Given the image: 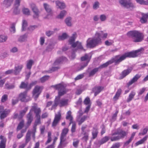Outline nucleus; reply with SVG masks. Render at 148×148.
<instances>
[{
	"mask_svg": "<svg viewBox=\"0 0 148 148\" xmlns=\"http://www.w3.org/2000/svg\"><path fill=\"white\" fill-rule=\"evenodd\" d=\"M66 85L63 82L51 86L52 87L58 90V95L55 98L54 104L53 105L52 107V108H55L58 105H59L60 107L67 105L68 99H60V97L66 94L68 91L67 89L66 88Z\"/></svg>",
	"mask_w": 148,
	"mask_h": 148,
	"instance_id": "f257e3e1",
	"label": "nucleus"
},
{
	"mask_svg": "<svg viewBox=\"0 0 148 148\" xmlns=\"http://www.w3.org/2000/svg\"><path fill=\"white\" fill-rule=\"evenodd\" d=\"M144 49L141 48L139 49L134 52L125 53L122 56L118 55L116 56L112 59L108 61L106 63L101 65L99 67L100 69L104 68L107 66L109 65L114 62L116 64H119L123 60H124L127 57H135L138 55V53L141 51H143Z\"/></svg>",
	"mask_w": 148,
	"mask_h": 148,
	"instance_id": "f03ea898",
	"label": "nucleus"
},
{
	"mask_svg": "<svg viewBox=\"0 0 148 148\" xmlns=\"http://www.w3.org/2000/svg\"><path fill=\"white\" fill-rule=\"evenodd\" d=\"M127 132L120 128H117L116 132H113L112 131L110 134L112 136L110 138L111 141L118 140L124 138L127 134Z\"/></svg>",
	"mask_w": 148,
	"mask_h": 148,
	"instance_id": "7ed1b4c3",
	"label": "nucleus"
},
{
	"mask_svg": "<svg viewBox=\"0 0 148 148\" xmlns=\"http://www.w3.org/2000/svg\"><path fill=\"white\" fill-rule=\"evenodd\" d=\"M127 34L129 37L132 38L133 41L135 42H141L144 38V35L143 34L137 31L129 32Z\"/></svg>",
	"mask_w": 148,
	"mask_h": 148,
	"instance_id": "20e7f679",
	"label": "nucleus"
},
{
	"mask_svg": "<svg viewBox=\"0 0 148 148\" xmlns=\"http://www.w3.org/2000/svg\"><path fill=\"white\" fill-rule=\"evenodd\" d=\"M86 47L88 48H93L101 43L100 38H89L87 40Z\"/></svg>",
	"mask_w": 148,
	"mask_h": 148,
	"instance_id": "39448f33",
	"label": "nucleus"
},
{
	"mask_svg": "<svg viewBox=\"0 0 148 148\" xmlns=\"http://www.w3.org/2000/svg\"><path fill=\"white\" fill-rule=\"evenodd\" d=\"M91 59V57H89L88 54H85L84 56L81 58V61L82 62L81 65L77 69L78 71H79L83 69L88 64V63Z\"/></svg>",
	"mask_w": 148,
	"mask_h": 148,
	"instance_id": "423d86ee",
	"label": "nucleus"
},
{
	"mask_svg": "<svg viewBox=\"0 0 148 148\" xmlns=\"http://www.w3.org/2000/svg\"><path fill=\"white\" fill-rule=\"evenodd\" d=\"M69 131V129L67 128H64L62 130L61 134L60 137V142L58 147L60 148L61 147L66 145L67 143H64V142L66 140L65 137Z\"/></svg>",
	"mask_w": 148,
	"mask_h": 148,
	"instance_id": "0eeeda50",
	"label": "nucleus"
},
{
	"mask_svg": "<svg viewBox=\"0 0 148 148\" xmlns=\"http://www.w3.org/2000/svg\"><path fill=\"white\" fill-rule=\"evenodd\" d=\"M27 91L21 93L18 95V98L21 102H27L31 100L30 98L27 96Z\"/></svg>",
	"mask_w": 148,
	"mask_h": 148,
	"instance_id": "6e6552de",
	"label": "nucleus"
},
{
	"mask_svg": "<svg viewBox=\"0 0 148 148\" xmlns=\"http://www.w3.org/2000/svg\"><path fill=\"white\" fill-rule=\"evenodd\" d=\"M119 3L121 5L126 8H133L134 7L130 0H119Z\"/></svg>",
	"mask_w": 148,
	"mask_h": 148,
	"instance_id": "1a4fd4ad",
	"label": "nucleus"
},
{
	"mask_svg": "<svg viewBox=\"0 0 148 148\" xmlns=\"http://www.w3.org/2000/svg\"><path fill=\"white\" fill-rule=\"evenodd\" d=\"M43 87L42 86H37L35 87L33 91V94L35 100L38 97Z\"/></svg>",
	"mask_w": 148,
	"mask_h": 148,
	"instance_id": "9d476101",
	"label": "nucleus"
},
{
	"mask_svg": "<svg viewBox=\"0 0 148 148\" xmlns=\"http://www.w3.org/2000/svg\"><path fill=\"white\" fill-rule=\"evenodd\" d=\"M75 40V39L71 37L69 40V43L71 45L72 47L73 48L77 47L78 49H83V48L81 45V43L78 41L74 42Z\"/></svg>",
	"mask_w": 148,
	"mask_h": 148,
	"instance_id": "9b49d317",
	"label": "nucleus"
},
{
	"mask_svg": "<svg viewBox=\"0 0 148 148\" xmlns=\"http://www.w3.org/2000/svg\"><path fill=\"white\" fill-rule=\"evenodd\" d=\"M61 118V114L60 112H58L57 114L55 115L52 124V127L55 128L56 126L59 123Z\"/></svg>",
	"mask_w": 148,
	"mask_h": 148,
	"instance_id": "f8f14e48",
	"label": "nucleus"
},
{
	"mask_svg": "<svg viewBox=\"0 0 148 148\" xmlns=\"http://www.w3.org/2000/svg\"><path fill=\"white\" fill-rule=\"evenodd\" d=\"M31 8L34 13L33 18H38L39 16V11L35 4L34 3L30 4Z\"/></svg>",
	"mask_w": 148,
	"mask_h": 148,
	"instance_id": "ddd939ff",
	"label": "nucleus"
},
{
	"mask_svg": "<svg viewBox=\"0 0 148 148\" xmlns=\"http://www.w3.org/2000/svg\"><path fill=\"white\" fill-rule=\"evenodd\" d=\"M43 6L46 11L48 13V15L47 16L45 17L44 18L45 19L48 18V16L49 15H52L53 14L51 8L49 5L47 3H44L43 4Z\"/></svg>",
	"mask_w": 148,
	"mask_h": 148,
	"instance_id": "4468645a",
	"label": "nucleus"
},
{
	"mask_svg": "<svg viewBox=\"0 0 148 148\" xmlns=\"http://www.w3.org/2000/svg\"><path fill=\"white\" fill-rule=\"evenodd\" d=\"M27 123V125H29L33 119L32 112V110H30L29 112L27 115L26 116Z\"/></svg>",
	"mask_w": 148,
	"mask_h": 148,
	"instance_id": "2eb2a0df",
	"label": "nucleus"
},
{
	"mask_svg": "<svg viewBox=\"0 0 148 148\" xmlns=\"http://www.w3.org/2000/svg\"><path fill=\"white\" fill-rule=\"evenodd\" d=\"M140 76L138 75H136L129 82L127 83V86L129 87L132 84L137 82L138 80L140 77Z\"/></svg>",
	"mask_w": 148,
	"mask_h": 148,
	"instance_id": "dca6fc26",
	"label": "nucleus"
},
{
	"mask_svg": "<svg viewBox=\"0 0 148 148\" xmlns=\"http://www.w3.org/2000/svg\"><path fill=\"white\" fill-rule=\"evenodd\" d=\"M30 110H32V112L33 111H34L35 114L36 116H40V114L41 112V110L40 108H37L35 106H33Z\"/></svg>",
	"mask_w": 148,
	"mask_h": 148,
	"instance_id": "f3484780",
	"label": "nucleus"
},
{
	"mask_svg": "<svg viewBox=\"0 0 148 148\" xmlns=\"http://www.w3.org/2000/svg\"><path fill=\"white\" fill-rule=\"evenodd\" d=\"M56 6L58 8L62 10L65 8L66 7L65 3L63 2H61L59 1H56Z\"/></svg>",
	"mask_w": 148,
	"mask_h": 148,
	"instance_id": "a211bd4d",
	"label": "nucleus"
},
{
	"mask_svg": "<svg viewBox=\"0 0 148 148\" xmlns=\"http://www.w3.org/2000/svg\"><path fill=\"white\" fill-rule=\"evenodd\" d=\"M103 88L101 86H97L94 88L92 91L94 93V95L96 96L103 89Z\"/></svg>",
	"mask_w": 148,
	"mask_h": 148,
	"instance_id": "6ab92c4d",
	"label": "nucleus"
},
{
	"mask_svg": "<svg viewBox=\"0 0 148 148\" xmlns=\"http://www.w3.org/2000/svg\"><path fill=\"white\" fill-rule=\"evenodd\" d=\"M110 137H110L108 136H106L103 137L99 141L97 144V145H99L98 147H99L101 145L107 142L109 139H110Z\"/></svg>",
	"mask_w": 148,
	"mask_h": 148,
	"instance_id": "aec40b11",
	"label": "nucleus"
},
{
	"mask_svg": "<svg viewBox=\"0 0 148 148\" xmlns=\"http://www.w3.org/2000/svg\"><path fill=\"white\" fill-rule=\"evenodd\" d=\"M10 110H5L2 112H1L0 115V119L2 120L6 117L9 113Z\"/></svg>",
	"mask_w": 148,
	"mask_h": 148,
	"instance_id": "412c9836",
	"label": "nucleus"
},
{
	"mask_svg": "<svg viewBox=\"0 0 148 148\" xmlns=\"http://www.w3.org/2000/svg\"><path fill=\"white\" fill-rule=\"evenodd\" d=\"M14 0H4L3 4L6 7H10L12 4Z\"/></svg>",
	"mask_w": 148,
	"mask_h": 148,
	"instance_id": "4be33fe9",
	"label": "nucleus"
},
{
	"mask_svg": "<svg viewBox=\"0 0 148 148\" xmlns=\"http://www.w3.org/2000/svg\"><path fill=\"white\" fill-rule=\"evenodd\" d=\"M148 138V136H145L142 139L140 140L138 142H136L135 143V146H136L139 145L145 142L147 140V138Z\"/></svg>",
	"mask_w": 148,
	"mask_h": 148,
	"instance_id": "5701e85b",
	"label": "nucleus"
},
{
	"mask_svg": "<svg viewBox=\"0 0 148 148\" xmlns=\"http://www.w3.org/2000/svg\"><path fill=\"white\" fill-rule=\"evenodd\" d=\"M136 94V93L134 91H132L129 94L128 97L127 99V102H129L134 98V96Z\"/></svg>",
	"mask_w": 148,
	"mask_h": 148,
	"instance_id": "b1692460",
	"label": "nucleus"
},
{
	"mask_svg": "<svg viewBox=\"0 0 148 148\" xmlns=\"http://www.w3.org/2000/svg\"><path fill=\"white\" fill-rule=\"evenodd\" d=\"M27 110L28 107H26L24 110L20 111L19 115L18 116L19 119H20L23 116L26 112L27 111Z\"/></svg>",
	"mask_w": 148,
	"mask_h": 148,
	"instance_id": "393cba45",
	"label": "nucleus"
},
{
	"mask_svg": "<svg viewBox=\"0 0 148 148\" xmlns=\"http://www.w3.org/2000/svg\"><path fill=\"white\" fill-rule=\"evenodd\" d=\"M122 92V90L121 88H119L117 90L115 96L113 97V99L116 100L118 99Z\"/></svg>",
	"mask_w": 148,
	"mask_h": 148,
	"instance_id": "a878e982",
	"label": "nucleus"
},
{
	"mask_svg": "<svg viewBox=\"0 0 148 148\" xmlns=\"http://www.w3.org/2000/svg\"><path fill=\"white\" fill-rule=\"evenodd\" d=\"M31 132L28 131L25 137V144H24L25 145V146L29 142L31 139Z\"/></svg>",
	"mask_w": 148,
	"mask_h": 148,
	"instance_id": "bb28decb",
	"label": "nucleus"
},
{
	"mask_svg": "<svg viewBox=\"0 0 148 148\" xmlns=\"http://www.w3.org/2000/svg\"><path fill=\"white\" fill-rule=\"evenodd\" d=\"M72 18L69 17L66 18L65 19V21L66 25L68 26H71L72 25Z\"/></svg>",
	"mask_w": 148,
	"mask_h": 148,
	"instance_id": "cd10ccee",
	"label": "nucleus"
},
{
	"mask_svg": "<svg viewBox=\"0 0 148 148\" xmlns=\"http://www.w3.org/2000/svg\"><path fill=\"white\" fill-rule=\"evenodd\" d=\"M92 133V138L93 139L97 137L98 134V131L97 129L94 128Z\"/></svg>",
	"mask_w": 148,
	"mask_h": 148,
	"instance_id": "c85d7f7f",
	"label": "nucleus"
},
{
	"mask_svg": "<svg viewBox=\"0 0 148 148\" xmlns=\"http://www.w3.org/2000/svg\"><path fill=\"white\" fill-rule=\"evenodd\" d=\"M65 58H66L65 57H60L57 59L55 62L54 63V65H58V64L62 62Z\"/></svg>",
	"mask_w": 148,
	"mask_h": 148,
	"instance_id": "c756f323",
	"label": "nucleus"
},
{
	"mask_svg": "<svg viewBox=\"0 0 148 148\" xmlns=\"http://www.w3.org/2000/svg\"><path fill=\"white\" fill-rule=\"evenodd\" d=\"M23 66L22 65H18L15 67V72L16 73H18L21 71Z\"/></svg>",
	"mask_w": 148,
	"mask_h": 148,
	"instance_id": "7c9ffc66",
	"label": "nucleus"
},
{
	"mask_svg": "<svg viewBox=\"0 0 148 148\" xmlns=\"http://www.w3.org/2000/svg\"><path fill=\"white\" fill-rule=\"evenodd\" d=\"M19 87L21 88L26 89L27 90L29 89V86H28V84L27 83H25L24 82H21Z\"/></svg>",
	"mask_w": 148,
	"mask_h": 148,
	"instance_id": "2f4dec72",
	"label": "nucleus"
},
{
	"mask_svg": "<svg viewBox=\"0 0 148 148\" xmlns=\"http://www.w3.org/2000/svg\"><path fill=\"white\" fill-rule=\"evenodd\" d=\"M34 62L33 60H30L27 61V67L28 69H30L32 67V66Z\"/></svg>",
	"mask_w": 148,
	"mask_h": 148,
	"instance_id": "473e14b6",
	"label": "nucleus"
},
{
	"mask_svg": "<svg viewBox=\"0 0 148 148\" xmlns=\"http://www.w3.org/2000/svg\"><path fill=\"white\" fill-rule=\"evenodd\" d=\"M8 39V36L5 35H0V42H5Z\"/></svg>",
	"mask_w": 148,
	"mask_h": 148,
	"instance_id": "72a5a7b5",
	"label": "nucleus"
},
{
	"mask_svg": "<svg viewBox=\"0 0 148 148\" xmlns=\"http://www.w3.org/2000/svg\"><path fill=\"white\" fill-rule=\"evenodd\" d=\"M66 12L65 10H63L59 14L58 16V18H62L66 15Z\"/></svg>",
	"mask_w": 148,
	"mask_h": 148,
	"instance_id": "f704fd0d",
	"label": "nucleus"
},
{
	"mask_svg": "<svg viewBox=\"0 0 148 148\" xmlns=\"http://www.w3.org/2000/svg\"><path fill=\"white\" fill-rule=\"evenodd\" d=\"M59 68L58 67H53L48 71H46L44 72V73H52L53 72L57 70Z\"/></svg>",
	"mask_w": 148,
	"mask_h": 148,
	"instance_id": "c9c22d12",
	"label": "nucleus"
},
{
	"mask_svg": "<svg viewBox=\"0 0 148 148\" xmlns=\"http://www.w3.org/2000/svg\"><path fill=\"white\" fill-rule=\"evenodd\" d=\"M88 118V116L87 115H84L82 117L80 120L78 121V125H80L83 123Z\"/></svg>",
	"mask_w": 148,
	"mask_h": 148,
	"instance_id": "e433bc0d",
	"label": "nucleus"
},
{
	"mask_svg": "<svg viewBox=\"0 0 148 148\" xmlns=\"http://www.w3.org/2000/svg\"><path fill=\"white\" fill-rule=\"evenodd\" d=\"M100 3L98 1H95L93 4L92 8L94 10H97L99 7Z\"/></svg>",
	"mask_w": 148,
	"mask_h": 148,
	"instance_id": "4c0bfd02",
	"label": "nucleus"
},
{
	"mask_svg": "<svg viewBox=\"0 0 148 148\" xmlns=\"http://www.w3.org/2000/svg\"><path fill=\"white\" fill-rule=\"evenodd\" d=\"M27 37V34H25L22 36H21L18 39V40L19 41L21 42H23L25 41L26 40Z\"/></svg>",
	"mask_w": 148,
	"mask_h": 148,
	"instance_id": "58836bf2",
	"label": "nucleus"
},
{
	"mask_svg": "<svg viewBox=\"0 0 148 148\" xmlns=\"http://www.w3.org/2000/svg\"><path fill=\"white\" fill-rule=\"evenodd\" d=\"M148 130V127H146L143 130H141V132L139 134V135L143 136L146 134Z\"/></svg>",
	"mask_w": 148,
	"mask_h": 148,
	"instance_id": "ea45409f",
	"label": "nucleus"
},
{
	"mask_svg": "<svg viewBox=\"0 0 148 148\" xmlns=\"http://www.w3.org/2000/svg\"><path fill=\"white\" fill-rule=\"evenodd\" d=\"M82 134L84 136L82 138V140L86 142L88 139L89 135L88 132Z\"/></svg>",
	"mask_w": 148,
	"mask_h": 148,
	"instance_id": "a19ab883",
	"label": "nucleus"
},
{
	"mask_svg": "<svg viewBox=\"0 0 148 148\" xmlns=\"http://www.w3.org/2000/svg\"><path fill=\"white\" fill-rule=\"evenodd\" d=\"M103 34V32L102 31H101L99 32H96L95 35V37L94 38H100V37L102 36Z\"/></svg>",
	"mask_w": 148,
	"mask_h": 148,
	"instance_id": "79ce46f5",
	"label": "nucleus"
},
{
	"mask_svg": "<svg viewBox=\"0 0 148 148\" xmlns=\"http://www.w3.org/2000/svg\"><path fill=\"white\" fill-rule=\"evenodd\" d=\"M5 88L7 89H10L14 88V85L12 84H10L8 83H6L5 84Z\"/></svg>",
	"mask_w": 148,
	"mask_h": 148,
	"instance_id": "37998d69",
	"label": "nucleus"
},
{
	"mask_svg": "<svg viewBox=\"0 0 148 148\" xmlns=\"http://www.w3.org/2000/svg\"><path fill=\"white\" fill-rule=\"evenodd\" d=\"M24 121L23 120H22L20 122L17 128V131L20 130L24 126Z\"/></svg>",
	"mask_w": 148,
	"mask_h": 148,
	"instance_id": "c03bdc74",
	"label": "nucleus"
},
{
	"mask_svg": "<svg viewBox=\"0 0 148 148\" xmlns=\"http://www.w3.org/2000/svg\"><path fill=\"white\" fill-rule=\"evenodd\" d=\"M36 119L35 121L34 125L37 126L41 123L40 116H36Z\"/></svg>",
	"mask_w": 148,
	"mask_h": 148,
	"instance_id": "a18cd8bd",
	"label": "nucleus"
},
{
	"mask_svg": "<svg viewBox=\"0 0 148 148\" xmlns=\"http://www.w3.org/2000/svg\"><path fill=\"white\" fill-rule=\"evenodd\" d=\"M87 125H83L81 127V130L82 131V134L88 132H89V130H85V129L87 128Z\"/></svg>",
	"mask_w": 148,
	"mask_h": 148,
	"instance_id": "49530a36",
	"label": "nucleus"
},
{
	"mask_svg": "<svg viewBox=\"0 0 148 148\" xmlns=\"http://www.w3.org/2000/svg\"><path fill=\"white\" fill-rule=\"evenodd\" d=\"M67 36V34L65 33L62 34V35L58 36V39L60 40H64L66 38Z\"/></svg>",
	"mask_w": 148,
	"mask_h": 148,
	"instance_id": "de8ad7c7",
	"label": "nucleus"
},
{
	"mask_svg": "<svg viewBox=\"0 0 148 148\" xmlns=\"http://www.w3.org/2000/svg\"><path fill=\"white\" fill-rule=\"evenodd\" d=\"M22 12L24 14L26 15H30V11L29 9L24 8L22 9Z\"/></svg>",
	"mask_w": 148,
	"mask_h": 148,
	"instance_id": "09e8293b",
	"label": "nucleus"
},
{
	"mask_svg": "<svg viewBox=\"0 0 148 148\" xmlns=\"http://www.w3.org/2000/svg\"><path fill=\"white\" fill-rule=\"evenodd\" d=\"M49 78V75H45L42 78H40V80L42 83L45 82V81L48 80Z\"/></svg>",
	"mask_w": 148,
	"mask_h": 148,
	"instance_id": "8fccbe9b",
	"label": "nucleus"
},
{
	"mask_svg": "<svg viewBox=\"0 0 148 148\" xmlns=\"http://www.w3.org/2000/svg\"><path fill=\"white\" fill-rule=\"evenodd\" d=\"M142 16L140 19V22L142 23H146L147 21V18H146L144 14H142Z\"/></svg>",
	"mask_w": 148,
	"mask_h": 148,
	"instance_id": "3c124183",
	"label": "nucleus"
},
{
	"mask_svg": "<svg viewBox=\"0 0 148 148\" xmlns=\"http://www.w3.org/2000/svg\"><path fill=\"white\" fill-rule=\"evenodd\" d=\"M84 103L85 105H89L91 104L90 99L88 97H87L84 99Z\"/></svg>",
	"mask_w": 148,
	"mask_h": 148,
	"instance_id": "603ef678",
	"label": "nucleus"
},
{
	"mask_svg": "<svg viewBox=\"0 0 148 148\" xmlns=\"http://www.w3.org/2000/svg\"><path fill=\"white\" fill-rule=\"evenodd\" d=\"M27 26V22L25 20H23L22 23V31L25 30L26 27Z\"/></svg>",
	"mask_w": 148,
	"mask_h": 148,
	"instance_id": "864d4df0",
	"label": "nucleus"
},
{
	"mask_svg": "<svg viewBox=\"0 0 148 148\" xmlns=\"http://www.w3.org/2000/svg\"><path fill=\"white\" fill-rule=\"evenodd\" d=\"M136 2L141 5H148V2L144 0H136Z\"/></svg>",
	"mask_w": 148,
	"mask_h": 148,
	"instance_id": "5fc2aeb1",
	"label": "nucleus"
},
{
	"mask_svg": "<svg viewBox=\"0 0 148 148\" xmlns=\"http://www.w3.org/2000/svg\"><path fill=\"white\" fill-rule=\"evenodd\" d=\"M132 70V68H129L127 69L124 70L122 72V74H128L131 72Z\"/></svg>",
	"mask_w": 148,
	"mask_h": 148,
	"instance_id": "6e6d98bb",
	"label": "nucleus"
},
{
	"mask_svg": "<svg viewBox=\"0 0 148 148\" xmlns=\"http://www.w3.org/2000/svg\"><path fill=\"white\" fill-rule=\"evenodd\" d=\"M71 111H68L66 114V119H73V117L71 115Z\"/></svg>",
	"mask_w": 148,
	"mask_h": 148,
	"instance_id": "4d7b16f0",
	"label": "nucleus"
},
{
	"mask_svg": "<svg viewBox=\"0 0 148 148\" xmlns=\"http://www.w3.org/2000/svg\"><path fill=\"white\" fill-rule=\"evenodd\" d=\"M99 18L101 21H105L107 19V17L105 14H102L100 15Z\"/></svg>",
	"mask_w": 148,
	"mask_h": 148,
	"instance_id": "13d9d810",
	"label": "nucleus"
},
{
	"mask_svg": "<svg viewBox=\"0 0 148 148\" xmlns=\"http://www.w3.org/2000/svg\"><path fill=\"white\" fill-rule=\"evenodd\" d=\"M0 139L1 140L0 143L6 144V139L5 137H4L2 135H0Z\"/></svg>",
	"mask_w": 148,
	"mask_h": 148,
	"instance_id": "bf43d9fd",
	"label": "nucleus"
},
{
	"mask_svg": "<svg viewBox=\"0 0 148 148\" xmlns=\"http://www.w3.org/2000/svg\"><path fill=\"white\" fill-rule=\"evenodd\" d=\"M74 141L73 142V145L74 147H77L79 143V140L77 139L76 141H75L76 140L75 139H73Z\"/></svg>",
	"mask_w": 148,
	"mask_h": 148,
	"instance_id": "052dcab7",
	"label": "nucleus"
},
{
	"mask_svg": "<svg viewBox=\"0 0 148 148\" xmlns=\"http://www.w3.org/2000/svg\"><path fill=\"white\" fill-rule=\"evenodd\" d=\"M21 0H15L14 6L18 7L20 5Z\"/></svg>",
	"mask_w": 148,
	"mask_h": 148,
	"instance_id": "680f3d73",
	"label": "nucleus"
},
{
	"mask_svg": "<svg viewBox=\"0 0 148 148\" xmlns=\"http://www.w3.org/2000/svg\"><path fill=\"white\" fill-rule=\"evenodd\" d=\"M100 69L99 67L95 68L92 70L90 72V74H95L99 71Z\"/></svg>",
	"mask_w": 148,
	"mask_h": 148,
	"instance_id": "e2e57ef3",
	"label": "nucleus"
},
{
	"mask_svg": "<svg viewBox=\"0 0 148 148\" xmlns=\"http://www.w3.org/2000/svg\"><path fill=\"white\" fill-rule=\"evenodd\" d=\"M14 13L16 14H19L20 12V10L18 8V7H16L14 6Z\"/></svg>",
	"mask_w": 148,
	"mask_h": 148,
	"instance_id": "0e129e2a",
	"label": "nucleus"
},
{
	"mask_svg": "<svg viewBox=\"0 0 148 148\" xmlns=\"http://www.w3.org/2000/svg\"><path fill=\"white\" fill-rule=\"evenodd\" d=\"M120 145L119 143H116L113 144L110 148H119Z\"/></svg>",
	"mask_w": 148,
	"mask_h": 148,
	"instance_id": "69168bd1",
	"label": "nucleus"
},
{
	"mask_svg": "<svg viewBox=\"0 0 148 148\" xmlns=\"http://www.w3.org/2000/svg\"><path fill=\"white\" fill-rule=\"evenodd\" d=\"M116 78L118 79H121L124 78L127 75H117Z\"/></svg>",
	"mask_w": 148,
	"mask_h": 148,
	"instance_id": "338daca9",
	"label": "nucleus"
},
{
	"mask_svg": "<svg viewBox=\"0 0 148 148\" xmlns=\"http://www.w3.org/2000/svg\"><path fill=\"white\" fill-rule=\"evenodd\" d=\"M8 99V96L6 95H4L2 97L1 101L4 102L6 101Z\"/></svg>",
	"mask_w": 148,
	"mask_h": 148,
	"instance_id": "774afa93",
	"label": "nucleus"
}]
</instances>
